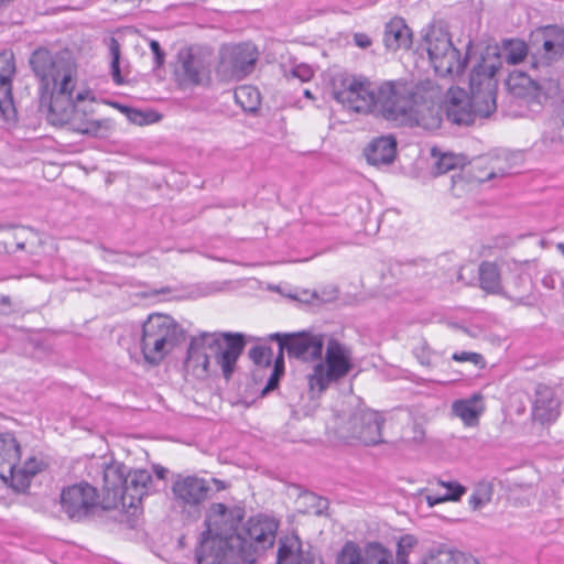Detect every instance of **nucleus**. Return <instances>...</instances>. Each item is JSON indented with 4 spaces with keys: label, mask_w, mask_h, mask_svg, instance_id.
<instances>
[{
    "label": "nucleus",
    "mask_w": 564,
    "mask_h": 564,
    "mask_svg": "<svg viewBox=\"0 0 564 564\" xmlns=\"http://www.w3.org/2000/svg\"><path fill=\"white\" fill-rule=\"evenodd\" d=\"M30 65L45 88L52 86L47 120L54 126L68 124L69 129L91 137L104 135L108 121L95 119L74 105L73 93L77 82V64L68 51L53 54L45 47L36 48Z\"/></svg>",
    "instance_id": "f257e3e1"
},
{
    "label": "nucleus",
    "mask_w": 564,
    "mask_h": 564,
    "mask_svg": "<svg viewBox=\"0 0 564 564\" xmlns=\"http://www.w3.org/2000/svg\"><path fill=\"white\" fill-rule=\"evenodd\" d=\"M375 116L395 123L415 122L427 130L441 126V108L429 101L412 82L384 80L376 86Z\"/></svg>",
    "instance_id": "f03ea898"
},
{
    "label": "nucleus",
    "mask_w": 564,
    "mask_h": 564,
    "mask_svg": "<svg viewBox=\"0 0 564 564\" xmlns=\"http://www.w3.org/2000/svg\"><path fill=\"white\" fill-rule=\"evenodd\" d=\"M499 61L497 54H489L477 63L470 73V96L460 88H451L446 102L447 119L456 124H471L475 116L488 117L497 108L495 78Z\"/></svg>",
    "instance_id": "7ed1b4c3"
},
{
    "label": "nucleus",
    "mask_w": 564,
    "mask_h": 564,
    "mask_svg": "<svg viewBox=\"0 0 564 564\" xmlns=\"http://www.w3.org/2000/svg\"><path fill=\"white\" fill-rule=\"evenodd\" d=\"M245 346L243 335L239 333H202L189 341L185 368L195 377L205 378L209 372L210 360L215 359L224 377L229 379Z\"/></svg>",
    "instance_id": "20e7f679"
},
{
    "label": "nucleus",
    "mask_w": 564,
    "mask_h": 564,
    "mask_svg": "<svg viewBox=\"0 0 564 564\" xmlns=\"http://www.w3.org/2000/svg\"><path fill=\"white\" fill-rule=\"evenodd\" d=\"M380 413L365 408L341 403L327 423V431L344 442H359L366 446L383 443Z\"/></svg>",
    "instance_id": "39448f33"
},
{
    "label": "nucleus",
    "mask_w": 564,
    "mask_h": 564,
    "mask_svg": "<svg viewBox=\"0 0 564 564\" xmlns=\"http://www.w3.org/2000/svg\"><path fill=\"white\" fill-rule=\"evenodd\" d=\"M182 327L171 316L151 314L142 325L140 348L147 364L158 366L182 341Z\"/></svg>",
    "instance_id": "423d86ee"
},
{
    "label": "nucleus",
    "mask_w": 564,
    "mask_h": 564,
    "mask_svg": "<svg viewBox=\"0 0 564 564\" xmlns=\"http://www.w3.org/2000/svg\"><path fill=\"white\" fill-rule=\"evenodd\" d=\"M352 369L350 350L336 339H329L326 347L325 360L314 365L307 376L310 391L321 394L332 382L346 377Z\"/></svg>",
    "instance_id": "0eeeda50"
},
{
    "label": "nucleus",
    "mask_w": 564,
    "mask_h": 564,
    "mask_svg": "<svg viewBox=\"0 0 564 564\" xmlns=\"http://www.w3.org/2000/svg\"><path fill=\"white\" fill-rule=\"evenodd\" d=\"M278 529L279 522L274 518L259 514L251 517L237 534H231L240 538L241 543L237 546L242 562L253 564L261 552L273 545Z\"/></svg>",
    "instance_id": "6e6552de"
},
{
    "label": "nucleus",
    "mask_w": 564,
    "mask_h": 564,
    "mask_svg": "<svg viewBox=\"0 0 564 564\" xmlns=\"http://www.w3.org/2000/svg\"><path fill=\"white\" fill-rule=\"evenodd\" d=\"M424 42L434 70L440 76L460 75L466 67V58L453 45L449 34L438 28H431Z\"/></svg>",
    "instance_id": "1a4fd4ad"
},
{
    "label": "nucleus",
    "mask_w": 564,
    "mask_h": 564,
    "mask_svg": "<svg viewBox=\"0 0 564 564\" xmlns=\"http://www.w3.org/2000/svg\"><path fill=\"white\" fill-rule=\"evenodd\" d=\"M506 154L484 155L466 163L463 175H452V193L456 197L464 196L473 183H482L509 172Z\"/></svg>",
    "instance_id": "9d476101"
},
{
    "label": "nucleus",
    "mask_w": 564,
    "mask_h": 564,
    "mask_svg": "<svg viewBox=\"0 0 564 564\" xmlns=\"http://www.w3.org/2000/svg\"><path fill=\"white\" fill-rule=\"evenodd\" d=\"M334 98L347 109L375 115L376 86L355 77H346L339 86L334 84Z\"/></svg>",
    "instance_id": "9b49d317"
},
{
    "label": "nucleus",
    "mask_w": 564,
    "mask_h": 564,
    "mask_svg": "<svg viewBox=\"0 0 564 564\" xmlns=\"http://www.w3.org/2000/svg\"><path fill=\"white\" fill-rule=\"evenodd\" d=\"M99 505L101 501L97 489L88 482L75 484L62 490L61 507L72 521L86 520Z\"/></svg>",
    "instance_id": "f8f14e48"
},
{
    "label": "nucleus",
    "mask_w": 564,
    "mask_h": 564,
    "mask_svg": "<svg viewBox=\"0 0 564 564\" xmlns=\"http://www.w3.org/2000/svg\"><path fill=\"white\" fill-rule=\"evenodd\" d=\"M241 543L239 536L202 535L196 549L197 564H237L242 561V554L237 544Z\"/></svg>",
    "instance_id": "ddd939ff"
},
{
    "label": "nucleus",
    "mask_w": 564,
    "mask_h": 564,
    "mask_svg": "<svg viewBox=\"0 0 564 564\" xmlns=\"http://www.w3.org/2000/svg\"><path fill=\"white\" fill-rule=\"evenodd\" d=\"M336 564H394V555L380 542H368L359 547L348 541L338 553Z\"/></svg>",
    "instance_id": "4468645a"
},
{
    "label": "nucleus",
    "mask_w": 564,
    "mask_h": 564,
    "mask_svg": "<svg viewBox=\"0 0 564 564\" xmlns=\"http://www.w3.org/2000/svg\"><path fill=\"white\" fill-rule=\"evenodd\" d=\"M271 338L279 341L281 359H283V350H286L289 356L305 361L319 359L322 356L324 339L321 335H281L275 333L271 335Z\"/></svg>",
    "instance_id": "2eb2a0df"
},
{
    "label": "nucleus",
    "mask_w": 564,
    "mask_h": 564,
    "mask_svg": "<svg viewBox=\"0 0 564 564\" xmlns=\"http://www.w3.org/2000/svg\"><path fill=\"white\" fill-rule=\"evenodd\" d=\"M242 517V510L239 508H228L219 502L212 503L206 513V531L202 535L219 536L223 539L237 534V527Z\"/></svg>",
    "instance_id": "dca6fc26"
},
{
    "label": "nucleus",
    "mask_w": 564,
    "mask_h": 564,
    "mask_svg": "<svg viewBox=\"0 0 564 564\" xmlns=\"http://www.w3.org/2000/svg\"><path fill=\"white\" fill-rule=\"evenodd\" d=\"M258 52L250 43L232 46L221 54L220 70L231 78L241 79L252 72Z\"/></svg>",
    "instance_id": "f3484780"
},
{
    "label": "nucleus",
    "mask_w": 564,
    "mask_h": 564,
    "mask_svg": "<svg viewBox=\"0 0 564 564\" xmlns=\"http://www.w3.org/2000/svg\"><path fill=\"white\" fill-rule=\"evenodd\" d=\"M209 491L208 481L197 476L177 475L172 485L174 500L183 509L199 506L208 498Z\"/></svg>",
    "instance_id": "a211bd4d"
},
{
    "label": "nucleus",
    "mask_w": 564,
    "mask_h": 564,
    "mask_svg": "<svg viewBox=\"0 0 564 564\" xmlns=\"http://www.w3.org/2000/svg\"><path fill=\"white\" fill-rule=\"evenodd\" d=\"M175 75L181 85H200L209 77V65L204 56L193 48L182 50L178 53Z\"/></svg>",
    "instance_id": "6ab92c4d"
},
{
    "label": "nucleus",
    "mask_w": 564,
    "mask_h": 564,
    "mask_svg": "<svg viewBox=\"0 0 564 564\" xmlns=\"http://www.w3.org/2000/svg\"><path fill=\"white\" fill-rule=\"evenodd\" d=\"M128 468L120 463H113L104 468L101 508L105 510L117 508L122 498L123 486Z\"/></svg>",
    "instance_id": "aec40b11"
},
{
    "label": "nucleus",
    "mask_w": 564,
    "mask_h": 564,
    "mask_svg": "<svg viewBox=\"0 0 564 564\" xmlns=\"http://www.w3.org/2000/svg\"><path fill=\"white\" fill-rule=\"evenodd\" d=\"M316 563L311 546L299 535L290 534L279 540L276 564H321Z\"/></svg>",
    "instance_id": "412c9836"
},
{
    "label": "nucleus",
    "mask_w": 564,
    "mask_h": 564,
    "mask_svg": "<svg viewBox=\"0 0 564 564\" xmlns=\"http://www.w3.org/2000/svg\"><path fill=\"white\" fill-rule=\"evenodd\" d=\"M152 475L145 469L127 471L120 506L122 508H137L143 497L148 495Z\"/></svg>",
    "instance_id": "4be33fe9"
},
{
    "label": "nucleus",
    "mask_w": 564,
    "mask_h": 564,
    "mask_svg": "<svg viewBox=\"0 0 564 564\" xmlns=\"http://www.w3.org/2000/svg\"><path fill=\"white\" fill-rule=\"evenodd\" d=\"M561 413V402L555 391L545 384H539L535 389L532 414L534 420L551 423L557 420Z\"/></svg>",
    "instance_id": "5701e85b"
},
{
    "label": "nucleus",
    "mask_w": 564,
    "mask_h": 564,
    "mask_svg": "<svg viewBox=\"0 0 564 564\" xmlns=\"http://www.w3.org/2000/svg\"><path fill=\"white\" fill-rule=\"evenodd\" d=\"M451 412L464 426L476 427L485 412L484 398L480 393H475L469 398L455 400L451 405Z\"/></svg>",
    "instance_id": "b1692460"
},
{
    "label": "nucleus",
    "mask_w": 564,
    "mask_h": 564,
    "mask_svg": "<svg viewBox=\"0 0 564 564\" xmlns=\"http://www.w3.org/2000/svg\"><path fill=\"white\" fill-rule=\"evenodd\" d=\"M412 37L413 33L403 18L393 17L384 24L383 44L389 51L409 50Z\"/></svg>",
    "instance_id": "393cba45"
},
{
    "label": "nucleus",
    "mask_w": 564,
    "mask_h": 564,
    "mask_svg": "<svg viewBox=\"0 0 564 564\" xmlns=\"http://www.w3.org/2000/svg\"><path fill=\"white\" fill-rule=\"evenodd\" d=\"M543 45L540 57H533L532 66L550 65L564 53V31L557 26H547L543 32Z\"/></svg>",
    "instance_id": "a878e982"
},
{
    "label": "nucleus",
    "mask_w": 564,
    "mask_h": 564,
    "mask_svg": "<svg viewBox=\"0 0 564 564\" xmlns=\"http://www.w3.org/2000/svg\"><path fill=\"white\" fill-rule=\"evenodd\" d=\"M364 153L371 165L390 164L395 158L397 141L391 135L377 138L367 145Z\"/></svg>",
    "instance_id": "bb28decb"
},
{
    "label": "nucleus",
    "mask_w": 564,
    "mask_h": 564,
    "mask_svg": "<svg viewBox=\"0 0 564 564\" xmlns=\"http://www.w3.org/2000/svg\"><path fill=\"white\" fill-rule=\"evenodd\" d=\"M419 564H479L476 560L466 557L462 552L445 544L431 546L421 556Z\"/></svg>",
    "instance_id": "cd10ccee"
},
{
    "label": "nucleus",
    "mask_w": 564,
    "mask_h": 564,
    "mask_svg": "<svg viewBox=\"0 0 564 564\" xmlns=\"http://www.w3.org/2000/svg\"><path fill=\"white\" fill-rule=\"evenodd\" d=\"M20 459V445L12 433L0 434V477L8 484L9 473Z\"/></svg>",
    "instance_id": "c85d7f7f"
},
{
    "label": "nucleus",
    "mask_w": 564,
    "mask_h": 564,
    "mask_svg": "<svg viewBox=\"0 0 564 564\" xmlns=\"http://www.w3.org/2000/svg\"><path fill=\"white\" fill-rule=\"evenodd\" d=\"M497 54L499 66H501V58H503L509 65H517L521 63L528 55V46L524 41L521 40H506L502 42L501 50L498 47H487L485 55L481 56L478 63H481L485 57L489 54Z\"/></svg>",
    "instance_id": "c756f323"
},
{
    "label": "nucleus",
    "mask_w": 564,
    "mask_h": 564,
    "mask_svg": "<svg viewBox=\"0 0 564 564\" xmlns=\"http://www.w3.org/2000/svg\"><path fill=\"white\" fill-rule=\"evenodd\" d=\"M41 470V462L36 458H29L23 466L18 467L9 473V485L18 492L25 491L29 486L31 478Z\"/></svg>",
    "instance_id": "7c9ffc66"
},
{
    "label": "nucleus",
    "mask_w": 564,
    "mask_h": 564,
    "mask_svg": "<svg viewBox=\"0 0 564 564\" xmlns=\"http://www.w3.org/2000/svg\"><path fill=\"white\" fill-rule=\"evenodd\" d=\"M432 156L435 159L433 174L442 175L452 171L459 170L457 175H463L466 165V158L451 152L442 153L432 150Z\"/></svg>",
    "instance_id": "2f4dec72"
},
{
    "label": "nucleus",
    "mask_w": 564,
    "mask_h": 564,
    "mask_svg": "<svg viewBox=\"0 0 564 564\" xmlns=\"http://www.w3.org/2000/svg\"><path fill=\"white\" fill-rule=\"evenodd\" d=\"M479 285L487 293L498 294L501 286L500 269L496 262L482 261L478 268Z\"/></svg>",
    "instance_id": "473e14b6"
},
{
    "label": "nucleus",
    "mask_w": 564,
    "mask_h": 564,
    "mask_svg": "<svg viewBox=\"0 0 564 564\" xmlns=\"http://www.w3.org/2000/svg\"><path fill=\"white\" fill-rule=\"evenodd\" d=\"M14 55L10 51L0 53V91L6 96L12 94V80L15 75Z\"/></svg>",
    "instance_id": "72a5a7b5"
},
{
    "label": "nucleus",
    "mask_w": 564,
    "mask_h": 564,
    "mask_svg": "<svg viewBox=\"0 0 564 564\" xmlns=\"http://www.w3.org/2000/svg\"><path fill=\"white\" fill-rule=\"evenodd\" d=\"M437 485L445 488L446 491L443 495H426L425 498L430 507L445 501H457L466 492L465 487L456 481L438 480Z\"/></svg>",
    "instance_id": "f704fd0d"
},
{
    "label": "nucleus",
    "mask_w": 564,
    "mask_h": 564,
    "mask_svg": "<svg viewBox=\"0 0 564 564\" xmlns=\"http://www.w3.org/2000/svg\"><path fill=\"white\" fill-rule=\"evenodd\" d=\"M236 102L245 110L253 112L260 105V93L253 86L243 85L235 90Z\"/></svg>",
    "instance_id": "c9c22d12"
},
{
    "label": "nucleus",
    "mask_w": 564,
    "mask_h": 564,
    "mask_svg": "<svg viewBox=\"0 0 564 564\" xmlns=\"http://www.w3.org/2000/svg\"><path fill=\"white\" fill-rule=\"evenodd\" d=\"M417 543L419 541L414 535H402L397 542L394 564H410V554Z\"/></svg>",
    "instance_id": "e433bc0d"
},
{
    "label": "nucleus",
    "mask_w": 564,
    "mask_h": 564,
    "mask_svg": "<svg viewBox=\"0 0 564 564\" xmlns=\"http://www.w3.org/2000/svg\"><path fill=\"white\" fill-rule=\"evenodd\" d=\"M492 485L486 481L478 482L469 497V506L473 510H478L490 502L492 497Z\"/></svg>",
    "instance_id": "4c0bfd02"
},
{
    "label": "nucleus",
    "mask_w": 564,
    "mask_h": 564,
    "mask_svg": "<svg viewBox=\"0 0 564 564\" xmlns=\"http://www.w3.org/2000/svg\"><path fill=\"white\" fill-rule=\"evenodd\" d=\"M30 237L32 239L36 237L32 229L23 228L19 232H9L8 240L3 241V249L8 252L23 250L25 248V243L29 242Z\"/></svg>",
    "instance_id": "58836bf2"
},
{
    "label": "nucleus",
    "mask_w": 564,
    "mask_h": 564,
    "mask_svg": "<svg viewBox=\"0 0 564 564\" xmlns=\"http://www.w3.org/2000/svg\"><path fill=\"white\" fill-rule=\"evenodd\" d=\"M509 87L511 90H513L516 94L521 95V91H518V88H523L525 90V95H533L539 96V91L541 89L540 85L532 80L529 76H525L523 74L511 76L509 78Z\"/></svg>",
    "instance_id": "ea45409f"
},
{
    "label": "nucleus",
    "mask_w": 564,
    "mask_h": 564,
    "mask_svg": "<svg viewBox=\"0 0 564 564\" xmlns=\"http://www.w3.org/2000/svg\"><path fill=\"white\" fill-rule=\"evenodd\" d=\"M109 52L111 55V76L117 85L123 84V77L120 72V44L115 37L109 40Z\"/></svg>",
    "instance_id": "a19ab883"
},
{
    "label": "nucleus",
    "mask_w": 564,
    "mask_h": 564,
    "mask_svg": "<svg viewBox=\"0 0 564 564\" xmlns=\"http://www.w3.org/2000/svg\"><path fill=\"white\" fill-rule=\"evenodd\" d=\"M249 358L258 366H270L272 350L265 346H256L249 350Z\"/></svg>",
    "instance_id": "79ce46f5"
},
{
    "label": "nucleus",
    "mask_w": 564,
    "mask_h": 564,
    "mask_svg": "<svg viewBox=\"0 0 564 564\" xmlns=\"http://www.w3.org/2000/svg\"><path fill=\"white\" fill-rule=\"evenodd\" d=\"M282 373H283V359L278 357L274 368L272 370V373H271L265 387L262 390L263 395L267 394L268 392L274 390L278 387L280 377L282 376Z\"/></svg>",
    "instance_id": "37998d69"
},
{
    "label": "nucleus",
    "mask_w": 564,
    "mask_h": 564,
    "mask_svg": "<svg viewBox=\"0 0 564 564\" xmlns=\"http://www.w3.org/2000/svg\"><path fill=\"white\" fill-rule=\"evenodd\" d=\"M305 499L311 503L312 511L317 516L324 514L328 508V500L315 494L305 495Z\"/></svg>",
    "instance_id": "c03bdc74"
},
{
    "label": "nucleus",
    "mask_w": 564,
    "mask_h": 564,
    "mask_svg": "<svg viewBox=\"0 0 564 564\" xmlns=\"http://www.w3.org/2000/svg\"><path fill=\"white\" fill-rule=\"evenodd\" d=\"M15 112L12 94L6 96L0 91V116L10 119Z\"/></svg>",
    "instance_id": "a18cd8bd"
},
{
    "label": "nucleus",
    "mask_w": 564,
    "mask_h": 564,
    "mask_svg": "<svg viewBox=\"0 0 564 564\" xmlns=\"http://www.w3.org/2000/svg\"><path fill=\"white\" fill-rule=\"evenodd\" d=\"M313 69L306 64L296 65L292 69L293 77L299 78L301 82H307L313 77Z\"/></svg>",
    "instance_id": "49530a36"
},
{
    "label": "nucleus",
    "mask_w": 564,
    "mask_h": 564,
    "mask_svg": "<svg viewBox=\"0 0 564 564\" xmlns=\"http://www.w3.org/2000/svg\"><path fill=\"white\" fill-rule=\"evenodd\" d=\"M453 359L456 361H460V362L470 361L475 365H478L479 362L482 361L481 355H479L477 352H468V351L455 352L453 355Z\"/></svg>",
    "instance_id": "de8ad7c7"
},
{
    "label": "nucleus",
    "mask_w": 564,
    "mask_h": 564,
    "mask_svg": "<svg viewBox=\"0 0 564 564\" xmlns=\"http://www.w3.org/2000/svg\"><path fill=\"white\" fill-rule=\"evenodd\" d=\"M150 48L154 55L156 66L160 67L161 65H163L165 57V54L160 46V43L155 40H152L150 42Z\"/></svg>",
    "instance_id": "09e8293b"
},
{
    "label": "nucleus",
    "mask_w": 564,
    "mask_h": 564,
    "mask_svg": "<svg viewBox=\"0 0 564 564\" xmlns=\"http://www.w3.org/2000/svg\"><path fill=\"white\" fill-rule=\"evenodd\" d=\"M128 119L135 124L143 126L149 123L147 116L140 110H128Z\"/></svg>",
    "instance_id": "8fccbe9b"
},
{
    "label": "nucleus",
    "mask_w": 564,
    "mask_h": 564,
    "mask_svg": "<svg viewBox=\"0 0 564 564\" xmlns=\"http://www.w3.org/2000/svg\"><path fill=\"white\" fill-rule=\"evenodd\" d=\"M12 312V301L10 296L0 294V314L8 315Z\"/></svg>",
    "instance_id": "3c124183"
},
{
    "label": "nucleus",
    "mask_w": 564,
    "mask_h": 564,
    "mask_svg": "<svg viewBox=\"0 0 564 564\" xmlns=\"http://www.w3.org/2000/svg\"><path fill=\"white\" fill-rule=\"evenodd\" d=\"M354 41L357 46L361 48H367L371 45V40L367 34L356 33L354 36Z\"/></svg>",
    "instance_id": "603ef678"
},
{
    "label": "nucleus",
    "mask_w": 564,
    "mask_h": 564,
    "mask_svg": "<svg viewBox=\"0 0 564 564\" xmlns=\"http://www.w3.org/2000/svg\"><path fill=\"white\" fill-rule=\"evenodd\" d=\"M413 432H414L413 441L417 442V443L422 442L424 438V434H425L422 426H420L419 424H414Z\"/></svg>",
    "instance_id": "864d4df0"
},
{
    "label": "nucleus",
    "mask_w": 564,
    "mask_h": 564,
    "mask_svg": "<svg viewBox=\"0 0 564 564\" xmlns=\"http://www.w3.org/2000/svg\"><path fill=\"white\" fill-rule=\"evenodd\" d=\"M542 283L545 288L547 289H554L555 288V279H554V274L553 273H550L547 275H545L542 280Z\"/></svg>",
    "instance_id": "5fc2aeb1"
},
{
    "label": "nucleus",
    "mask_w": 564,
    "mask_h": 564,
    "mask_svg": "<svg viewBox=\"0 0 564 564\" xmlns=\"http://www.w3.org/2000/svg\"><path fill=\"white\" fill-rule=\"evenodd\" d=\"M89 96H90V91H88V90L78 91L75 97L73 96L74 105H76V102H82V101L88 99Z\"/></svg>",
    "instance_id": "6e6d98bb"
},
{
    "label": "nucleus",
    "mask_w": 564,
    "mask_h": 564,
    "mask_svg": "<svg viewBox=\"0 0 564 564\" xmlns=\"http://www.w3.org/2000/svg\"><path fill=\"white\" fill-rule=\"evenodd\" d=\"M165 474H166V469L163 468V467H160L156 469V475L160 479H163L165 477Z\"/></svg>",
    "instance_id": "4d7b16f0"
},
{
    "label": "nucleus",
    "mask_w": 564,
    "mask_h": 564,
    "mask_svg": "<svg viewBox=\"0 0 564 564\" xmlns=\"http://www.w3.org/2000/svg\"><path fill=\"white\" fill-rule=\"evenodd\" d=\"M304 96L307 97V98H311V99L313 98V96H312V94H311V91L308 89L304 90Z\"/></svg>",
    "instance_id": "13d9d810"
},
{
    "label": "nucleus",
    "mask_w": 564,
    "mask_h": 564,
    "mask_svg": "<svg viewBox=\"0 0 564 564\" xmlns=\"http://www.w3.org/2000/svg\"><path fill=\"white\" fill-rule=\"evenodd\" d=\"M557 249L562 252V254L564 256V243H558L557 245Z\"/></svg>",
    "instance_id": "bf43d9fd"
},
{
    "label": "nucleus",
    "mask_w": 564,
    "mask_h": 564,
    "mask_svg": "<svg viewBox=\"0 0 564 564\" xmlns=\"http://www.w3.org/2000/svg\"><path fill=\"white\" fill-rule=\"evenodd\" d=\"M321 564H323V563H321Z\"/></svg>",
    "instance_id": "052dcab7"
}]
</instances>
